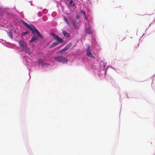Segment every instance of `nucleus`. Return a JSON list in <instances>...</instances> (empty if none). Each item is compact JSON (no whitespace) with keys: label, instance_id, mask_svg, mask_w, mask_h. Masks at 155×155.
<instances>
[{"label":"nucleus","instance_id":"10","mask_svg":"<svg viewBox=\"0 0 155 155\" xmlns=\"http://www.w3.org/2000/svg\"><path fill=\"white\" fill-rule=\"evenodd\" d=\"M38 38L37 37L35 36V35H34L33 37L31 39V40L29 41L30 43H31L33 42L38 40Z\"/></svg>","mask_w":155,"mask_h":155},{"label":"nucleus","instance_id":"20","mask_svg":"<svg viewBox=\"0 0 155 155\" xmlns=\"http://www.w3.org/2000/svg\"><path fill=\"white\" fill-rule=\"evenodd\" d=\"M80 18V16L79 15H78L77 16V18L79 19Z\"/></svg>","mask_w":155,"mask_h":155},{"label":"nucleus","instance_id":"14","mask_svg":"<svg viewBox=\"0 0 155 155\" xmlns=\"http://www.w3.org/2000/svg\"><path fill=\"white\" fill-rule=\"evenodd\" d=\"M72 44L71 43H70L67 45L65 47V48L67 50H68L71 46Z\"/></svg>","mask_w":155,"mask_h":155},{"label":"nucleus","instance_id":"5","mask_svg":"<svg viewBox=\"0 0 155 155\" xmlns=\"http://www.w3.org/2000/svg\"><path fill=\"white\" fill-rule=\"evenodd\" d=\"M21 22L28 29L30 30L31 31L33 29L34 26L33 25H28L27 23L26 22L23 20H21Z\"/></svg>","mask_w":155,"mask_h":155},{"label":"nucleus","instance_id":"11","mask_svg":"<svg viewBox=\"0 0 155 155\" xmlns=\"http://www.w3.org/2000/svg\"><path fill=\"white\" fill-rule=\"evenodd\" d=\"M62 34L66 38H69L70 37L69 34L66 32L65 31H62Z\"/></svg>","mask_w":155,"mask_h":155},{"label":"nucleus","instance_id":"18","mask_svg":"<svg viewBox=\"0 0 155 155\" xmlns=\"http://www.w3.org/2000/svg\"><path fill=\"white\" fill-rule=\"evenodd\" d=\"M73 2V1L72 0H70L69 2V5H71Z\"/></svg>","mask_w":155,"mask_h":155},{"label":"nucleus","instance_id":"21","mask_svg":"<svg viewBox=\"0 0 155 155\" xmlns=\"http://www.w3.org/2000/svg\"><path fill=\"white\" fill-rule=\"evenodd\" d=\"M84 17H85V19H86V20H88V18H87V17L86 16V15L85 16H84Z\"/></svg>","mask_w":155,"mask_h":155},{"label":"nucleus","instance_id":"4","mask_svg":"<svg viewBox=\"0 0 155 155\" xmlns=\"http://www.w3.org/2000/svg\"><path fill=\"white\" fill-rule=\"evenodd\" d=\"M33 27L34 28H33V29L31 30L32 33V34L33 35H34L35 33L37 35V37L41 38L42 37V36L39 32L34 26Z\"/></svg>","mask_w":155,"mask_h":155},{"label":"nucleus","instance_id":"6","mask_svg":"<svg viewBox=\"0 0 155 155\" xmlns=\"http://www.w3.org/2000/svg\"><path fill=\"white\" fill-rule=\"evenodd\" d=\"M18 43L20 47H21V48L23 50H24V48L25 47V46L27 45L26 43L24 42L23 41H18Z\"/></svg>","mask_w":155,"mask_h":155},{"label":"nucleus","instance_id":"9","mask_svg":"<svg viewBox=\"0 0 155 155\" xmlns=\"http://www.w3.org/2000/svg\"><path fill=\"white\" fill-rule=\"evenodd\" d=\"M92 33V31L91 29L89 28H87L85 29V35L88 34V35L91 34Z\"/></svg>","mask_w":155,"mask_h":155},{"label":"nucleus","instance_id":"7","mask_svg":"<svg viewBox=\"0 0 155 155\" xmlns=\"http://www.w3.org/2000/svg\"><path fill=\"white\" fill-rule=\"evenodd\" d=\"M24 50L26 52L28 53V54H31V52L30 51V49L28 47L27 45H26L25 47H24Z\"/></svg>","mask_w":155,"mask_h":155},{"label":"nucleus","instance_id":"12","mask_svg":"<svg viewBox=\"0 0 155 155\" xmlns=\"http://www.w3.org/2000/svg\"><path fill=\"white\" fill-rule=\"evenodd\" d=\"M38 64H41L42 66H45V64H47L46 63H44L43 62L41 59H39L38 60Z\"/></svg>","mask_w":155,"mask_h":155},{"label":"nucleus","instance_id":"8","mask_svg":"<svg viewBox=\"0 0 155 155\" xmlns=\"http://www.w3.org/2000/svg\"><path fill=\"white\" fill-rule=\"evenodd\" d=\"M73 26L74 28L75 29H77L78 28V23L76 20H72Z\"/></svg>","mask_w":155,"mask_h":155},{"label":"nucleus","instance_id":"22","mask_svg":"<svg viewBox=\"0 0 155 155\" xmlns=\"http://www.w3.org/2000/svg\"><path fill=\"white\" fill-rule=\"evenodd\" d=\"M26 32V33H27V34H28V31H26V32Z\"/></svg>","mask_w":155,"mask_h":155},{"label":"nucleus","instance_id":"2","mask_svg":"<svg viewBox=\"0 0 155 155\" xmlns=\"http://www.w3.org/2000/svg\"><path fill=\"white\" fill-rule=\"evenodd\" d=\"M54 59L58 61L61 62L63 63H65L68 61L67 58L61 56H55L54 58Z\"/></svg>","mask_w":155,"mask_h":155},{"label":"nucleus","instance_id":"13","mask_svg":"<svg viewBox=\"0 0 155 155\" xmlns=\"http://www.w3.org/2000/svg\"><path fill=\"white\" fill-rule=\"evenodd\" d=\"M9 36L11 38H12V31L10 30L8 32Z\"/></svg>","mask_w":155,"mask_h":155},{"label":"nucleus","instance_id":"23","mask_svg":"<svg viewBox=\"0 0 155 155\" xmlns=\"http://www.w3.org/2000/svg\"><path fill=\"white\" fill-rule=\"evenodd\" d=\"M74 5H74V4H73V6H74Z\"/></svg>","mask_w":155,"mask_h":155},{"label":"nucleus","instance_id":"16","mask_svg":"<svg viewBox=\"0 0 155 155\" xmlns=\"http://www.w3.org/2000/svg\"><path fill=\"white\" fill-rule=\"evenodd\" d=\"M67 50V49L65 48V47L64 48H63L62 49V50H61L59 51V52L60 53H61L62 51H66Z\"/></svg>","mask_w":155,"mask_h":155},{"label":"nucleus","instance_id":"15","mask_svg":"<svg viewBox=\"0 0 155 155\" xmlns=\"http://www.w3.org/2000/svg\"><path fill=\"white\" fill-rule=\"evenodd\" d=\"M63 18H64V21L66 22L67 24L68 25H70V23H69V21H68V19H67V18L66 17H64Z\"/></svg>","mask_w":155,"mask_h":155},{"label":"nucleus","instance_id":"1","mask_svg":"<svg viewBox=\"0 0 155 155\" xmlns=\"http://www.w3.org/2000/svg\"><path fill=\"white\" fill-rule=\"evenodd\" d=\"M51 35L53 37V38L58 42H56L52 43L51 45L49 47L51 48L57 45L60 43H61L63 42V40L62 39L60 38L57 35L54 33H51Z\"/></svg>","mask_w":155,"mask_h":155},{"label":"nucleus","instance_id":"17","mask_svg":"<svg viewBox=\"0 0 155 155\" xmlns=\"http://www.w3.org/2000/svg\"><path fill=\"white\" fill-rule=\"evenodd\" d=\"M80 12L82 13L84 16H85L86 14H85V12L84 11H83L81 10L80 11Z\"/></svg>","mask_w":155,"mask_h":155},{"label":"nucleus","instance_id":"19","mask_svg":"<svg viewBox=\"0 0 155 155\" xmlns=\"http://www.w3.org/2000/svg\"><path fill=\"white\" fill-rule=\"evenodd\" d=\"M27 34V33H26V32H24L22 33V35L23 36Z\"/></svg>","mask_w":155,"mask_h":155},{"label":"nucleus","instance_id":"3","mask_svg":"<svg viewBox=\"0 0 155 155\" xmlns=\"http://www.w3.org/2000/svg\"><path fill=\"white\" fill-rule=\"evenodd\" d=\"M86 54L88 56L91 58H95V57L93 55L91 52L90 46L89 45H87V48L86 50Z\"/></svg>","mask_w":155,"mask_h":155}]
</instances>
